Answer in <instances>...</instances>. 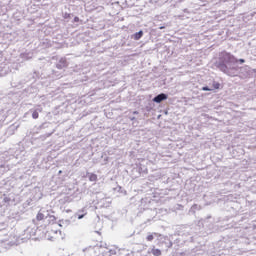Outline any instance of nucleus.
<instances>
[{"mask_svg": "<svg viewBox=\"0 0 256 256\" xmlns=\"http://www.w3.org/2000/svg\"><path fill=\"white\" fill-rule=\"evenodd\" d=\"M212 87H213L214 89H221V83H219V82H217V81H214V82L212 83Z\"/></svg>", "mask_w": 256, "mask_h": 256, "instance_id": "obj_8", "label": "nucleus"}, {"mask_svg": "<svg viewBox=\"0 0 256 256\" xmlns=\"http://www.w3.org/2000/svg\"><path fill=\"white\" fill-rule=\"evenodd\" d=\"M165 99H167V95L162 93L154 97L153 101L154 103H161V101H165Z\"/></svg>", "mask_w": 256, "mask_h": 256, "instance_id": "obj_3", "label": "nucleus"}, {"mask_svg": "<svg viewBox=\"0 0 256 256\" xmlns=\"http://www.w3.org/2000/svg\"><path fill=\"white\" fill-rule=\"evenodd\" d=\"M32 119H39V112L37 110H34L32 113Z\"/></svg>", "mask_w": 256, "mask_h": 256, "instance_id": "obj_9", "label": "nucleus"}, {"mask_svg": "<svg viewBox=\"0 0 256 256\" xmlns=\"http://www.w3.org/2000/svg\"><path fill=\"white\" fill-rule=\"evenodd\" d=\"M237 63H245V59H239L237 60Z\"/></svg>", "mask_w": 256, "mask_h": 256, "instance_id": "obj_13", "label": "nucleus"}, {"mask_svg": "<svg viewBox=\"0 0 256 256\" xmlns=\"http://www.w3.org/2000/svg\"><path fill=\"white\" fill-rule=\"evenodd\" d=\"M89 181H91V182L97 181V174L91 173V174L89 175Z\"/></svg>", "mask_w": 256, "mask_h": 256, "instance_id": "obj_7", "label": "nucleus"}, {"mask_svg": "<svg viewBox=\"0 0 256 256\" xmlns=\"http://www.w3.org/2000/svg\"><path fill=\"white\" fill-rule=\"evenodd\" d=\"M222 59L224 61V63H237V58H235V56L231 55V53H227L225 52L222 55Z\"/></svg>", "mask_w": 256, "mask_h": 256, "instance_id": "obj_1", "label": "nucleus"}, {"mask_svg": "<svg viewBox=\"0 0 256 256\" xmlns=\"http://www.w3.org/2000/svg\"><path fill=\"white\" fill-rule=\"evenodd\" d=\"M141 37H143V30H140L139 32L135 33L133 36L135 41H139V39H141Z\"/></svg>", "mask_w": 256, "mask_h": 256, "instance_id": "obj_4", "label": "nucleus"}, {"mask_svg": "<svg viewBox=\"0 0 256 256\" xmlns=\"http://www.w3.org/2000/svg\"><path fill=\"white\" fill-rule=\"evenodd\" d=\"M160 29H165V27H164V26H162V27H160Z\"/></svg>", "mask_w": 256, "mask_h": 256, "instance_id": "obj_16", "label": "nucleus"}, {"mask_svg": "<svg viewBox=\"0 0 256 256\" xmlns=\"http://www.w3.org/2000/svg\"><path fill=\"white\" fill-rule=\"evenodd\" d=\"M151 253H152V255H154V256H161V250H160V249L153 248V249L151 250Z\"/></svg>", "mask_w": 256, "mask_h": 256, "instance_id": "obj_5", "label": "nucleus"}, {"mask_svg": "<svg viewBox=\"0 0 256 256\" xmlns=\"http://www.w3.org/2000/svg\"><path fill=\"white\" fill-rule=\"evenodd\" d=\"M56 67L58 69H65V68L69 67V63L67 62V58H60V60L56 64Z\"/></svg>", "mask_w": 256, "mask_h": 256, "instance_id": "obj_2", "label": "nucleus"}, {"mask_svg": "<svg viewBox=\"0 0 256 256\" xmlns=\"http://www.w3.org/2000/svg\"><path fill=\"white\" fill-rule=\"evenodd\" d=\"M85 217V214L79 215L78 219H83Z\"/></svg>", "mask_w": 256, "mask_h": 256, "instance_id": "obj_15", "label": "nucleus"}, {"mask_svg": "<svg viewBox=\"0 0 256 256\" xmlns=\"http://www.w3.org/2000/svg\"><path fill=\"white\" fill-rule=\"evenodd\" d=\"M79 21H80V19H79V17H74V23H79Z\"/></svg>", "mask_w": 256, "mask_h": 256, "instance_id": "obj_12", "label": "nucleus"}, {"mask_svg": "<svg viewBox=\"0 0 256 256\" xmlns=\"http://www.w3.org/2000/svg\"><path fill=\"white\" fill-rule=\"evenodd\" d=\"M137 113H138V112H137V111H135V112H134V115H137Z\"/></svg>", "mask_w": 256, "mask_h": 256, "instance_id": "obj_17", "label": "nucleus"}, {"mask_svg": "<svg viewBox=\"0 0 256 256\" xmlns=\"http://www.w3.org/2000/svg\"><path fill=\"white\" fill-rule=\"evenodd\" d=\"M153 239H155V236H153V234H149V235L146 237V240H147V241H153Z\"/></svg>", "mask_w": 256, "mask_h": 256, "instance_id": "obj_10", "label": "nucleus"}, {"mask_svg": "<svg viewBox=\"0 0 256 256\" xmlns=\"http://www.w3.org/2000/svg\"><path fill=\"white\" fill-rule=\"evenodd\" d=\"M202 91H211V88L204 86V87H202Z\"/></svg>", "mask_w": 256, "mask_h": 256, "instance_id": "obj_11", "label": "nucleus"}, {"mask_svg": "<svg viewBox=\"0 0 256 256\" xmlns=\"http://www.w3.org/2000/svg\"><path fill=\"white\" fill-rule=\"evenodd\" d=\"M36 219H37V221H43V219H45V214L38 212Z\"/></svg>", "mask_w": 256, "mask_h": 256, "instance_id": "obj_6", "label": "nucleus"}, {"mask_svg": "<svg viewBox=\"0 0 256 256\" xmlns=\"http://www.w3.org/2000/svg\"><path fill=\"white\" fill-rule=\"evenodd\" d=\"M69 17H71V14L66 13L65 16H64L65 19H69Z\"/></svg>", "mask_w": 256, "mask_h": 256, "instance_id": "obj_14", "label": "nucleus"}]
</instances>
